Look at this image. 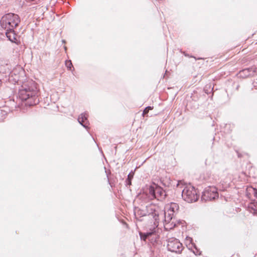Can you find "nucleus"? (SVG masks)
Returning a JSON list of instances; mask_svg holds the SVG:
<instances>
[{
	"label": "nucleus",
	"instance_id": "obj_6",
	"mask_svg": "<svg viewBox=\"0 0 257 257\" xmlns=\"http://www.w3.org/2000/svg\"><path fill=\"white\" fill-rule=\"evenodd\" d=\"M167 248L169 251L176 253H180L183 249V246L180 241L175 238H170L168 239Z\"/></svg>",
	"mask_w": 257,
	"mask_h": 257
},
{
	"label": "nucleus",
	"instance_id": "obj_17",
	"mask_svg": "<svg viewBox=\"0 0 257 257\" xmlns=\"http://www.w3.org/2000/svg\"><path fill=\"white\" fill-rule=\"evenodd\" d=\"M134 176V173H130V174L127 176V178L126 180V183L128 185H131V180L133 179Z\"/></svg>",
	"mask_w": 257,
	"mask_h": 257
},
{
	"label": "nucleus",
	"instance_id": "obj_13",
	"mask_svg": "<svg viewBox=\"0 0 257 257\" xmlns=\"http://www.w3.org/2000/svg\"><path fill=\"white\" fill-rule=\"evenodd\" d=\"M134 214L137 219H139V218L147 215L146 210H145L141 209L138 207H135L134 209Z\"/></svg>",
	"mask_w": 257,
	"mask_h": 257
},
{
	"label": "nucleus",
	"instance_id": "obj_20",
	"mask_svg": "<svg viewBox=\"0 0 257 257\" xmlns=\"http://www.w3.org/2000/svg\"><path fill=\"white\" fill-rule=\"evenodd\" d=\"M19 69H20V70H21V73H23L24 72H23V70L21 68H19Z\"/></svg>",
	"mask_w": 257,
	"mask_h": 257
},
{
	"label": "nucleus",
	"instance_id": "obj_15",
	"mask_svg": "<svg viewBox=\"0 0 257 257\" xmlns=\"http://www.w3.org/2000/svg\"><path fill=\"white\" fill-rule=\"evenodd\" d=\"M249 211L253 213H256L257 207L253 203H251L248 206Z\"/></svg>",
	"mask_w": 257,
	"mask_h": 257
},
{
	"label": "nucleus",
	"instance_id": "obj_21",
	"mask_svg": "<svg viewBox=\"0 0 257 257\" xmlns=\"http://www.w3.org/2000/svg\"><path fill=\"white\" fill-rule=\"evenodd\" d=\"M254 194H255V196H256V193L255 192H254Z\"/></svg>",
	"mask_w": 257,
	"mask_h": 257
},
{
	"label": "nucleus",
	"instance_id": "obj_16",
	"mask_svg": "<svg viewBox=\"0 0 257 257\" xmlns=\"http://www.w3.org/2000/svg\"><path fill=\"white\" fill-rule=\"evenodd\" d=\"M153 233H154L153 232H148L144 234L143 237L142 233H140V234L141 238H143L144 240H146V238H147L148 237H149L150 236L152 235Z\"/></svg>",
	"mask_w": 257,
	"mask_h": 257
},
{
	"label": "nucleus",
	"instance_id": "obj_14",
	"mask_svg": "<svg viewBox=\"0 0 257 257\" xmlns=\"http://www.w3.org/2000/svg\"><path fill=\"white\" fill-rule=\"evenodd\" d=\"M178 209L179 206L177 204L175 203H172L170 204L169 209L168 211V212L173 214L174 213L178 211Z\"/></svg>",
	"mask_w": 257,
	"mask_h": 257
},
{
	"label": "nucleus",
	"instance_id": "obj_3",
	"mask_svg": "<svg viewBox=\"0 0 257 257\" xmlns=\"http://www.w3.org/2000/svg\"><path fill=\"white\" fill-rule=\"evenodd\" d=\"M147 215L150 218H152L154 221V224L156 226H158L160 216L163 217V211L161 210L159 207L154 204H150L146 206Z\"/></svg>",
	"mask_w": 257,
	"mask_h": 257
},
{
	"label": "nucleus",
	"instance_id": "obj_12",
	"mask_svg": "<svg viewBox=\"0 0 257 257\" xmlns=\"http://www.w3.org/2000/svg\"><path fill=\"white\" fill-rule=\"evenodd\" d=\"M87 114L86 113H81L78 118V121L84 127H87Z\"/></svg>",
	"mask_w": 257,
	"mask_h": 257
},
{
	"label": "nucleus",
	"instance_id": "obj_18",
	"mask_svg": "<svg viewBox=\"0 0 257 257\" xmlns=\"http://www.w3.org/2000/svg\"><path fill=\"white\" fill-rule=\"evenodd\" d=\"M153 109V107H151V106H147V107L145 108V109L143 111V115L144 116H145V115H146L149 111L150 110H152Z\"/></svg>",
	"mask_w": 257,
	"mask_h": 257
},
{
	"label": "nucleus",
	"instance_id": "obj_11",
	"mask_svg": "<svg viewBox=\"0 0 257 257\" xmlns=\"http://www.w3.org/2000/svg\"><path fill=\"white\" fill-rule=\"evenodd\" d=\"M8 73H9L8 77L10 81L16 82L19 80V71L18 69H15Z\"/></svg>",
	"mask_w": 257,
	"mask_h": 257
},
{
	"label": "nucleus",
	"instance_id": "obj_10",
	"mask_svg": "<svg viewBox=\"0 0 257 257\" xmlns=\"http://www.w3.org/2000/svg\"><path fill=\"white\" fill-rule=\"evenodd\" d=\"M256 72V68L255 67H250L244 69L240 72V75L243 77L252 76Z\"/></svg>",
	"mask_w": 257,
	"mask_h": 257
},
{
	"label": "nucleus",
	"instance_id": "obj_9",
	"mask_svg": "<svg viewBox=\"0 0 257 257\" xmlns=\"http://www.w3.org/2000/svg\"><path fill=\"white\" fill-rule=\"evenodd\" d=\"M6 30V35L7 37L8 38L9 40L13 43H17V35L16 34L14 29Z\"/></svg>",
	"mask_w": 257,
	"mask_h": 257
},
{
	"label": "nucleus",
	"instance_id": "obj_5",
	"mask_svg": "<svg viewBox=\"0 0 257 257\" xmlns=\"http://www.w3.org/2000/svg\"><path fill=\"white\" fill-rule=\"evenodd\" d=\"M183 199L188 203L196 201L199 197L196 190L191 186H186L182 191Z\"/></svg>",
	"mask_w": 257,
	"mask_h": 257
},
{
	"label": "nucleus",
	"instance_id": "obj_8",
	"mask_svg": "<svg viewBox=\"0 0 257 257\" xmlns=\"http://www.w3.org/2000/svg\"><path fill=\"white\" fill-rule=\"evenodd\" d=\"M163 213V217H162L161 216L160 219L162 218V219H163L164 218V221L166 223L165 227L169 229H173V228H174L176 225V223L174 221L171 222V221L173 219L172 216L173 214L168 212L167 215V212L164 211Z\"/></svg>",
	"mask_w": 257,
	"mask_h": 257
},
{
	"label": "nucleus",
	"instance_id": "obj_2",
	"mask_svg": "<svg viewBox=\"0 0 257 257\" xmlns=\"http://www.w3.org/2000/svg\"><path fill=\"white\" fill-rule=\"evenodd\" d=\"M21 22L19 15L14 13H8L4 15L1 20V27L5 30H13L18 26Z\"/></svg>",
	"mask_w": 257,
	"mask_h": 257
},
{
	"label": "nucleus",
	"instance_id": "obj_7",
	"mask_svg": "<svg viewBox=\"0 0 257 257\" xmlns=\"http://www.w3.org/2000/svg\"><path fill=\"white\" fill-rule=\"evenodd\" d=\"M218 197L217 189L215 187H206L202 193L201 199L205 201H211Z\"/></svg>",
	"mask_w": 257,
	"mask_h": 257
},
{
	"label": "nucleus",
	"instance_id": "obj_19",
	"mask_svg": "<svg viewBox=\"0 0 257 257\" xmlns=\"http://www.w3.org/2000/svg\"><path fill=\"white\" fill-rule=\"evenodd\" d=\"M66 66L69 70H71V67H73L72 62L70 60L66 61Z\"/></svg>",
	"mask_w": 257,
	"mask_h": 257
},
{
	"label": "nucleus",
	"instance_id": "obj_1",
	"mask_svg": "<svg viewBox=\"0 0 257 257\" xmlns=\"http://www.w3.org/2000/svg\"><path fill=\"white\" fill-rule=\"evenodd\" d=\"M37 94L36 88L34 86L30 87L23 85L19 90L18 95L22 100L27 101V105L32 106L39 102Z\"/></svg>",
	"mask_w": 257,
	"mask_h": 257
},
{
	"label": "nucleus",
	"instance_id": "obj_4",
	"mask_svg": "<svg viewBox=\"0 0 257 257\" xmlns=\"http://www.w3.org/2000/svg\"><path fill=\"white\" fill-rule=\"evenodd\" d=\"M149 197L151 200L156 199L163 201L166 197V194L162 188L154 184L149 188Z\"/></svg>",
	"mask_w": 257,
	"mask_h": 257
}]
</instances>
